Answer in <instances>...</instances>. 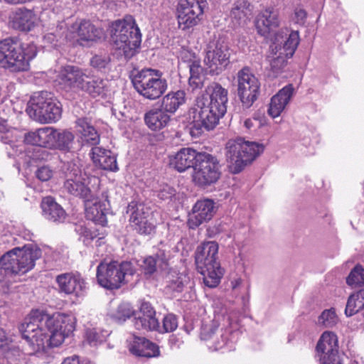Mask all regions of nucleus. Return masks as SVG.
Masks as SVG:
<instances>
[{
    "instance_id": "f03ea898",
    "label": "nucleus",
    "mask_w": 364,
    "mask_h": 364,
    "mask_svg": "<svg viewBox=\"0 0 364 364\" xmlns=\"http://www.w3.org/2000/svg\"><path fill=\"white\" fill-rule=\"evenodd\" d=\"M111 41L125 59L131 58L141 42V34L132 16L115 21L111 26Z\"/></svg>"
},
{
    "instance_id": "49530a36",
    "label": "nucleus",
    "mask_w": 364,
    "mask_h": 364,
    "mask_svg": "<svg viewBox=\"0 0 364 364\" xmlns=\"http://www.w3.org/2000/svg\"><path fill=\"white\" fill-rule=\"evenodd\" d=\"M364 307V304L362 301L358 292L353 294L348 297L347 301L345 313L347 316H351L359 311L360 309Z\"/></svg>"
},
{
    "instance_id": "412c9836",
    "label": "nucleus",
    "mask_w": 364,
    "mask_h": 364,
    "mask_svg": "<svg viewBox=\"0 0 364 364\" xmlns=\"http://www.w3.org/2000/svg\"><path fill=\"white\" fill-rule=\"evenodd\" d=\"M67 174V180L64 183L65 188L72 195L85 198L87 200H91L90 189L82 181L81 176L78 173L80 171L74 166Z\"/></svg>"
},
{
    "instance_id": "a18cd8bd",
    "label": "nucleus",
    "mask_w": 364,
    "mask_h": 364,
    "mask_svg": "<svg viewBox=\"0 0 364 364\" xmlns=\"http://www.w3.org/2000/svg\"><path fill=\"white\" fill-rule=\"evenodd\" d=\"M109 336V332L100 328H92L86 331V340L92 346L102 343Z\"/></svg>"
},
{
    "instance_id": "6ab92c4d",
    "label": "nucleus",
    "mask_w": 364,
    "mask_h": 364,
    "mask_svg": "<svg viewBox=\"0 0 364 364\" xmlns=\"http://www.w3.org/2000/svg\"><path fill=\"white\" fill-rule=\"evenodd\" d=\"M88 74L87 71L73 65H67L60 71L57 80L66 89L82 90Z\"/></svg>"
},
{
    "instance_id": "a878e982",
    "label": "nucleus",
    "mask_w": 364,
    "mask_h": 364,
    "mask_svg": "<svg viewBox=\"0 0 364 364\" xmlns=\"http://www.w3.org/2000/svg\"><path fill=\"white\" fill-rule=\"evenodd\" d=\"M90 156L96 166L112 171L118 170L116 157L110 150L100 146H93L90 152Z\"/></svg>"
},
{
    "instance_id": "1a4fd4ad",
    "label": "nucleus",
    "mask_w": 364,
    "mask_h": 364,
    "mask_svg": "<svg viewBox=\"0 0 364 364\" xmlns=\"http://www.w3.org/2000/svg\"><path fill=\"white\" fill-rule=\"evenodd\" d=\"M299 43L298 31H291L289 34L279 32L276 34L274 42L270 46L269 61L272 70L278 73L287 65V59L292 57Z\"/></svg>"
},
{
    "instance_id": "393cba45",
    "label": "nucleus",
    "mask_w": 364,
    "mask_h": 364,
    "mask_svg": "<svg viewBox=\"0 0 364 364\" xmlns=\"http://www.w3.org/2000/svg\"><path fill=\"white\" fill-rule=\"evenodd\" d=\"M294 92V87L289 84L274 95L269 104L268 114L273 118L279 117L289 104Z\"/></svg>"
},
{
    "instance_id": "0eeeda50",
    "label": "nucleus",
    "mask_w": 364,
    "mask_h": 364,
    "mask_svg": "<svg viewBox=\"0 0 364 364\" xmlns=\"http://www.w3.org/2000/svg\"><path fill=\"white\" fill-rule=\"evenodd\" d=\"M26 112L33 120L41 124L58 121L61 117L60 103L54 95L47 91L35 93L30 98Z\"/></svg>"
},
{
    "instance_id": "5701e85b",
    "label": "nucleus",
    "mask_w": 364,
    "mask_h": 364,
    "mask_svg": "<svg viewBox=\"0 0 364 364\" xmlns=\"http://www.w3.org/2000/svg\"><path fill=\"white\" fill-rule=\"evenodd\" d=\"M60 292L66 294H75L80 296L85 289L84 280L79 274L73 273H64L56 277Z\"/></svg>"
},
{
    "instance_id": "4d7b16f0",
    "label": "nucleus",
    "mask_w": 364,
    "mask_h": 364,
    "mask_svg": "<svg viewBox=\"0 0 364 364\" xmlns=\"http://www.w3.org/2000/svg\"><path fill=\"white\" fill-rule=\"evenodd\" d=\"M180 58L183 62L187 63L188 65L192 64L195 61H200L195 53L186 49H183L180 52Z\"/></svg>"
},
{
    "instance_id": "09e8293b",
    "label": "nucleus",
    "mask_w": 364,
    "mask_h": 364,
    "mask_svg": "<svg viewBox=\"0 0 364 364\" xmlns=\"http://www.w3.org/2000/svg\"><path fill=\"white\" fill-rule=\"evenodd\" d=\"M318 321L326 328H331L336 324L338 318L333 309H327L322 312Z\"/></svg>"
},
{
    "instance_id": "4468645a",
    "label": "nucleus",
    "mask_w": 364,
    "mask_h": 364,
    "mask_svg": "<svg viewBox=\"0 0 364 364\" xmlns=\"http://www.w3.org/2000/svg\"><path fill=\"white\" fill-rule=\"evenodd\" d=\"M205 52L203 61L210 75H219L230 63V48L223 41H210L206 45Z\"/></svg>"
},
{
    "instance_id": "39448f33",
    "label": "nucleus",
    "mask_w": 364,
    "mask_h": 364,
    "mask_svg": "<svg viewBox=\"0 0 364 364\" xmlns=\"http://www.w3.org/2000/svg\"><path fill=\"white\" fill-rule=\"evenodd\" d=\"M218 245L215 241L205 242L198 247L195 259L198 271L203 276V282L210 288L216 287L223 276L218 261Z\"/></svg>"
},
{
    "instance_id": "a19ab883",
    "label": "nucleus",
    "mask_w": 364,
    "mask_h": 364,
    "mask_svg": "<svg viewBox=\"0 0 364 364\" xmlns=\"http://www.w3.org/2000/svg\"><path fill=\"white\" fill-rule=\"evenodd\" d=\"M106 86L107 82L105 80L100 77H90L88 75L81 90L92 97H96L104 93Z\"/></svg>"
},
{
    "instance_id": "c03bdc74",
    "label": "nucleus",
    "mask_w": 364,
    "mask_h": 364,
    "mask_svg": "<svg viewBox=\"0 0 364 364\" xmlns=\"http://www.w3.org/2000/svg\"><path fill=\"white\" fill-rule=\"evenodd\" d=\"M346 283L352 287L364 286V268L360 264H356L346 278Z\"/></svg>"
},
{
    "instance_id": "dca6fc26",
    "label": "nucleus",
    "mask_w": 364,
    "mask_h": 364,
    "mask_svg": "<svg viewBox=\"0 0 364 364\" xmlns=\"http://www.w3.org/2000/svg\"><path fill=\"white\" fill-rule=\"evenodd\" d=\"M130 226L140 235H149L156 229V221L149 208L142 203L132 201L127 208Z\"/></svg>"
},
{
    "instance_id": "ddd939ff",
    "label": "nucleus",
    "mask_w": 364,
    "mask_h": 364,
    "mask_svg": "<svg viewBox=\"0 0 364 364\" xmlns=\"http://www.w3.org/2000/svg\"><path fill=\"white\" fill-rule=\"evenodd\" d=\"M220 176L217 158L208 153L201 152L198 163L193 166V181L198 186L205 187L218 181Z\"/></svg>"
},
{
    "instance_id": "69168bd1",
    "label": "nucleus",
    "mask_w": 364,
    "mask_h": 364,
    "mask_svg": "<svg viewBox=\"0 0 364 364\" xmlns=\"http://www.w3.org/2000/svg\"><path fill=\"white\" fill-rule=\"evenodd\" d=\"M4 1L9 4H18L23 3V0H4Z\"/></svg>"
},
{
    "instance_id": "603ef678",
    "label": "nucleus",
    "mask_w": 364,
    "mask_h": 364,
    "mask_svg": "<svg viewBox=\"0 0 364 364\" xmlns=\"http://www.w3.org/2000/svg\"><path fill=\"white\" fill-rule=\"evenodd\" d=\"M218 328V325L216 323H213L210 325L203 326L200 331L201 339L205 341L213 339Z\"/></svg>"
},
{
    "instance_id": "20e7f679",
    "label": "nucleus",
    "mask_w": 364,
    "mask_h": 364,
    "mask_svg": "<svg viewBox=\"0 0 364 364\" xmlns=\"http://www.w3.org/2000/svg\"><path fill=\"white\" fill-rule=\"evenodd\" d=\"M225 113L216 106L210 105L204 94L198 96L186 114V119L191 125V135L197 136L204 130L214 129Z\"/></svg>"
},
{
    "instance_id": "6e6552de",
    "label": "nucleus",
    "mask_w": 364,
    "mask_h": 364,
    "mask_svg": "<svg viewBox=\"0 0 364 364\" xmlns=\"http://www.w3.org/2000/svg\"><path fill=\"white\" fill-rule=\"evenodd\" d=\"M48 314L38 310L32 311L19 326L22 337L36 350H44L49 345Z\"/></svg>"
},
{
    "instance_id": "680f3d73",
    "label": "nucleus",
    "mask_w": 364,
    "mask_h": 364,
    "mask_svg": "<svg viewBox=\"0 0 364 364\" xmlns=\"http://www.w3.org/2000/svg\"><path fill=\"white\" fill-rule=\"evenodd\" d=\"M43 38L45 42L50 44H54L57 41L55 35L51 33L45 35Z\"/></svg>"
},
{
    "instance_id": "9b49d317",
    "label": "nucleus",
    "mask_w": 364,
    "mask_h": 364,
    "mask_svg": "<svg viewBox=\"0 0 364 364\" xmlns=\"http://www.w3.org/2000/svg\"><path fill=\"white\" fill-rule=\"evenodd\" d=\"M162 75L159 70L142 69L133 76L132 82L139 95L154 100L159 98L168 88L167 81Z\"/></svg>"
},
{
    "instance_id": "e2e57ef3",
    "label": "nucleus",
    "mask_w": 364,
    "mask_h": 364,
    "mask_svg": "<svg viewBox=\"0 0 364 364\" xmlns=\"http://www.w3.org/2000/svg\"><path fill=\"white\" fill-rule=\"evenodd\" d=\"M7 336L5 331L0 327V348L3 347L7 342Z\"/></svg>"
},
{
    "instance_id": "79ce46f5",
    "label": "nucleus",
    "mask_w": 364,
    "mask_h": 364,
    "mask_svg": "<svg viewBox=\"0 0 364 364\" xmlns=\"http://www.w3.org/2000/svg\"><path fill=\"white\" fill-rule=\"evenodd\" d=\"M134 314L129 302L122 301L109 312L110 318L118 323H122Z\"/></svg>"
},
{
    "instance_id": "c9c22d12",
    "label": "nucleus",
    "mask_w": 364,
    "mask_h": 364,
    "mask_svg": "<svg viewBox=\"0 0 364 364\" xmlns=\"http://www.w3.org/2000/svg\"><path fill=\"white\" fill-rule=\"evenodd\" d=\"M75 123L82 141L90 146H96L100 142V135L90 121L87 118H79Z\"/></svg>"
},
{
    "instance_id": "f8f14e48",
    "label": "nucleus",
    "mask_w": 364,
    "mask_h": 364,
    "mask_svg": "<svg viewBox=\"0 0 364 364\" xmlns=\"http://www.w3.org/2000/svg\"><path fill=\"white\" fill-rule=\"evenodd\" d=\"M237 95L243 112L249 109L259 95L260 83L250 69L245 67L237 74Z\"/></svg>"
},
{
    "instance_id": "4be33fe9",
    "label": "nucleus",
    "mask_w": 364,
    "mask_h": 364,
    "mask_svg": "<svg viewBox=\"0 0 364 364\" xmlns=\"http://www.w3.org/2000/svg\"><path fill=\"white\" fill-rule=\"evenodd\" d=\"M200 153L192 148H181L169 156L170 165L178 172H183L191 167L193 168L195 164L198 163Z\"/></svg>"
},
{
    "instance_id": "58836bf2",
    "label": "nucleus",
    "mask_w": 364,
    "mask_h": 364,
    "mask_svg": "<svg viewBox=\"0 0 364 364\" xmlns=\"http://www.w3.org/2000/svg\"><path fill=\"white\" fill-rule=\"evenodd\" d=\"M184 90L170 92L163 97L161 107L166 112L174 113L181 105L186 103Z\"/></svg>"
},
{
    "instance_id": "7c9ffc66",
    "label": "nucleus",
    "mask_w": 364,
    "mask_h": 364,
    "mask_svg": "<svg viewBox=\"0 0 364 364\" xmlns=\"http://www.w3.org/2000/svg\"><path fill=\"white\" fill-rule=\"evenodd\" d=\"M13 27L22 31H29L33 28L35 14L26 8H17L12 11L9 16Z\"/></svg>"
},
{
    "instance_id": "864d4df0",
    "label": "nucleus",
    "mask_w": 364,
    "mask_h": 364,
    "mask_svg": "<svg viewBox=\"0 0 364 364\" xmlns=\"http://www.w3.org/2000/svg\"><path fill=\"white\" fill-rule=\"evenodd\" d=\"M53 174V170L48 166L38 168L36 172V177L41 181H48Z\"/></svg>"
},
{
    "instance_id": "3c124183",
    "label": "nucleus",
    "mask_w": 364,
    "mask_h": 364,
    "mask_svg": "<svg viewBox=\"0 0 364 364\" xmlns=\"http://www.w3.org/2000/svg\"><path fill=\"white\" fill-rule=\"evenodd\" d=\"M141 267L144 270V274L146 277H151L156 271V260L154 257H146Z\"/></svg>"
},
{
    "instance_id": "7ed1b4c3",
    "label": "nucleus",
    "mask_w": 364,
    "mask_h": 364,
    "mask_svg": "<svg viewBox=\"0 0 364 364\" xmlns=\"http://www.w3.org/2000/svg\"><path fill=\"white\" fill-rule=\"evenodd\" d=\"M33 44L22 45L16 38L0 41V65L11 72H21L29 68V62L36 55Z\"/></svg>"
},
{
    "instance_id": "4c0bfd02",
    "label": "nucleus",
    "mask_w": 364,
    "mask_h": 364,
    "mask_svg": "<svg viewBox=\"0 0 364 364\" xmlns=\"http://www.w3.org/2000/svg\"><path fill=\"white\" fill-rule=\"evenodd\" d=\"M144 120L151 129L159 130L168 124L170 121V116L163 109H155L149 111L145 114Z\"/></svg>"
},
{
    "instance_id": "c85d7f7f",
    "label": "nucleus",
    "mask_w": 364,
    "mask_h": 364,
    "mask_svg": "<svg viewBox=\"0 0 364 364\" xmlns=\"http://www.w3.org/2000/svg\"><path fill=\"white\" fill-rule=\"evenodd\" d=\"M75 134L70 129L53 127L51 148L69 152L75 144Z\"/></svg>"
},
{
    "instance_id": "bb28decb",
    "label": "nucleus",
    "mask_w": 364,
    "mask_h": 364,
    "mask_svg": "<svg viewBox=\"0 0 364 364\" xmlns=\"http://www.w3.org/2000/svg\"><path fill=\"white\" fill-rule=\"evenodd\" d=\"M279 26V12L272 8L262 11L257 18L256 27L262 36H266Z\"/></svg>"
},
{
    "instance_id": "de8ad7c7",
    "label": "nucleus",
    "mask_w": 364,
    "mask_h": 364,
    "mask_svg": "<svg viewBox=\"0 0 364 364\" xmlns=\"http://www.w3.org/2000/svg\"><path fill=\"white\" fill-rule=\"evenodd\" d=\"M110 62L111 58L108 53H99L90 59V63L92 68L101 71L108 68Z\"/></svg>"
},
{
    "instance_id": "473e14b6",
    "label": "nucleus",
    "mask_w": 364,
    "mask_h": 364,
    "mask_svg": "<svg viewBox=\"0 0 364 364\" xmlns=\"http://www.w3.org/2000/svg\"><path fill=\"white\" fill-rule=\"evenodd\" d=\"M129 349L137 356L152 358L159 355L158 346L145 338L134 337L129 343Z\"/></svg>"
},
{
    "instance_id": "2eb2a0df",
    "label": "nucleus",
    "mask_w": 364,
    "mask_h": 364,
    "mask_svg": "<svg viewBox=\"0 0 364 364\" xmlns=\"http://www.w3.org/2000/svg\"><path fill=\"white\" fill-rule=\"evenodd\" d=\"M50 347L59 346L75 329V318L70 314L55 312L48 314Z\"/></svg>"
},
{
    "instance_id": "37998d69",
    "label": "nucleus",
    "mask_w": 364,
    "mask_h": 364,
    "mask_svg": "<svg viewBox=\"0 0 364 364\" xmlns=\"http://www.w3.org/2000/svg\"><path fill=\"white\" fill-rule=\"evenodd\" d=\"M190 77L188 82L190 86L194 89H200L203 86L204 75L203 74V68L200 65V61H195L188 65Z\"/></svg>"
},
{
    "instance_id": "0e129e2a",
    "label": "nucleus",
    "mask_w": 364,
    "mask_h": 364,
    "mask_svg": "<svg viewBox=\"0 0 364 364\" xmlns=\"http://www.w3.org/2000/svg\"><path fill=\"white\" fill-rule=\"evenodd\" d=\"M220 336H221V341L218 340V341H216L214 342L215 350H218V349L221 348L224 345H225V343L227 342L226 338H225L223 337V335L222 333L220 334Z\"/></svg>"
},
{
    "instance_id": "f704fd0d",
    "label": "nucleus",
    "mask_w": 364,
    "mask_h": 364,
    "mask_svg": "<svg viewBox=\"0 0 364 364\" xmlns=\"http://www.w3.org/2000/svg\"><path fill=\"white\" fill-rule=\"evenodd\" d=\"M207 100L210 105H215L225 112H227L228 90L218 82H213L206 89Z\"/></svg>"
},
{
    "instance_id": "bf43d9fd",
    "label": "nucleus",
    "mask_w": 364,
    "mask_h": 364,
    "mask_svg": "<svg viewBox=\"0 0 364 364\" xmlns=\"http://www.w3.org/2000/svg\"><path fill=\"white\" fill-rule=\"evenodd\" d=\"M173 195H174V191L169 187L164 188L159 193V198H161V199H164V200L171 198Z\"/></svg>"
},
{
    "instance_id": "423d86ee",
    "label": "nucleus",
    "mask_w": 364,
    "mask_h": 364,
    "mask_svg": "<svg viewBox=\"0 0 364 364\" xmlns=\"http://www.w3.org/2000/svg\"><path fill=\"white\" fill-rule=\"evenodd\" d=\"M264 150L261 144L245 141L242 138L229 140L225 146V156L230 171L240 173Z\"/></svg>"
},
{
    "instance_id": "c756f323",
    "label": "nucleus",
    "mask_w": 364,
    "mask_h": 364,
    "mask_svg": "<svg viewBox=\"0 0 364 364\" xmlns=\"http://www.w3.org/2000/svg\"><path fill=\"white\" fill-rule=\"evenodd\" d=\"M41 207L43 217L49 221L63 223L66 218L65 210L50 196L43 198Z\"/></svg>"
},
{
    "instance_id": "a211bd4d",
    "label": "nucleus",
    "mask_w": 364,
    "mask_h": 364,
    "mask_svg": "<svg viewBox=\"0 0 364 364\" xmlns=\"http://www.w3.org/2000/svg\"><path fill=\"white\" fill-rule=\"evenodd\" d=\"M215 213V203L210 199L197 201L192 213L189 215L188 224L190 228L194 229L203 223L209 221Z\"/></svg>"
},
{
    "instance_id": "8fccbe9b",
    "label": "nucleus",
    "mask_w": 364,
    "mask_h": 364,
    "mask_svg": "<svg viewBox=\"0 0 364 364\" xmlns=\"http://www.w3.org/2000/svg\"><path fill=\"white\" fill-rule=\"evenodd\" d=\"M178 327V321L173 314H168L163 318V331L159 328L160 332H173Z\"/></svg>"
},
{
    "instance_id": "b1692460",
    "label": "nucleus",
    "mask_w": 364,
    "mask_h": 364,
    "mask_svg": "<svg viewBox=\"0 0 364 364\" xmlns=\"http://www.w3.org/2000/svg\"><path fill=\"white\" fill-rule=\"evenodd\" d=\"M77 34V41L84 46L85 43L95 41L103 36V31L89 21L83 20L73 26Z\"/></svg>"
},
{
    "instance_id": "338daca9",
    "label": "nucleus",
    "mask_w": 364,
    "mask_h": 364,
    "mask_svg": "<svg viewBox=\"0 0 364 364\" xmlns=\"http://www.w3.org/2000/svg\"><path fill=\"white\" fill-rule=\"evenodd\" d=\"M6 139H7V136H2V137H1V140H2L3 141H4L5 143H6Z\"/></svg>"
},
{
    "instance_id": "774afa93",
    "label": "nucleus",
    "mask_w": 364,
    "mask_h": 364,
    "mask_svg": "<svg viewBox=\"0 0 364 364\" xmlns=\"http://www.w3.org/2000/svg\"><path fill=\"white\" fill-rule=\"evenodd\" d=\"M6 139H7V136H2V137H1V140H2L3 141H4L5 143H6Z\"/></svg>"
},
{
    "instance_id": "5fc2aeb1",
    "label": "nucleus",
    "mask_w": 364,
    "mask_h": 364,
    "mask_svg": "<svg viewBox=\"0 0 364 364\" xmlns=\"http://www.w3.org/2000/svg\"><path fill=\"white\" fill-rule=\"evenodd\" d=\"M306 16L307 14L303 8L296 7L294 9L291 19L296 24L304 25L305 23Z\"/></svg>"
},
{
    "instance_id": "f257e3e1",
    "label": "nucleus",
    "mask_w": 364,
    "mask_h": 364,
    "mask_svg": "<svg viewBox=\"0 0 364 364\" xmlns=\"http://www.w3.org/2000/svg\"><path fill=\"white\" fill-rule=\"evenodd\" d=\"M41 255V250L33 244L14 247L0 257V274L8 277L23 275L33 269Z\"/></svg>"
},
{
    "instance_id": "ea45409f",
    "label": "nucleus",
    "mask_w": 364,
    "mask_h": 364,
    "mask_svg": "<svg viewBox=\"0 0 364 364\" xmlns=\"http://www.w3.org/2000/svg\"><path fill=\"white\" fill-rule=\"evenodd\" d=\"M338 338L335 333L326 331L321 335L317 345L316 351L320 355L338 352Z\"/></svg>"
},
{
    "instance_id": "6e6d98bb",
    "label": "nucleus",
    "mask_w": 364,
    "mask_h": 364,
    "mask_svg": "<svg viewBox=\"0 0 364 364\" xmlns=\"http://www.w3.org/2000/svg\"><path fill=\"white\" fill-rule=\"evenodd\" d=\"M320 364H341L338 352L320 355Z\"/></svg>"
},
{
    "instance_id": "e433bc0d",
    "label": "nucleus",
    "mask_w": 364,
    "mask_h": 364,
    "mask_svg": "<svg viewBox=\"0 0 364 364\" xmlns=\"http://www.w3.org/2000/svg\"><path fill=\"white\" fill-rule=\"evenodd\" d=\"M107 198V196H105ZM109 208V203L107 198L103 201L95 202L91 206L86 208V217L95 222L102 225L107 224V213Z\"/></svg>"
},
{
    "instance_id": "13d9d810",
    "label": "nucleus",
    "mask_w": 364,
    "mask_h": 364,
    "mask_svg": "<svg viewBox=\"0 0 364 364\" xmlns=\"http://www.w3.org/2000/svg\"><path fill=\"white\" fill-rule=\"evenodd\" d=\"M61 364H93L89 360H80L77 355H72L64 359Z\"/></svg>"
},
{
    "instance_id": "2f4dec72",
    "label": "nucleus",
    "mask_w": 364,
    "mask_h": 364,
    "mask_svg": "<svg viewBox=\"0 0 364 364\" xmlns=\"http://www.w3.org/2000/svg\"><path fill=\"white\" fill-rule=\"evenodd\" d=\"M252 14V6L247 0H237L232 4L230 13L231 23L235 27L245 25Z\"/></svg>"
},
{
    "instance_id": "cd10ccee",
    "label": "nucleus",
    "mask_w": 364,
    "mask_h": 364,
    "mask_svg": "<svg viewBox=\"0 0 364 364\" xmlns=\"http://www.w3.org/2000/svg\"><path fill=\"white\" fill-rule=\"evenodd\" d=\"M166 288L171 291L181 292L184 288H192L194 282L192 276L186 272H177L171 270L167 273L165 277Z\"/></svg>"
},
{
    "instance_id": "052dcab7",
    "label": "nucleus",
    "mask_w": 364,
    "mask_h": 364,
    "mask_svg": "<svg viewBox=\"0 0 364 364\" xmlns=\"http://www.w3.org/2000/svg\"><path fill=\"white\" fill-rule=\"evenodd\" d=\"M257 122V120L255 117L248 118L244 121V126L247 129L250 130L255 127Z\"/></svg>"
},
{
    "instance_id": "9d476101",
    "label": "nucleus",
    "mask_w": 364,
    "mask_h": 364,
    "mask_svg": "<svg viewBox=\"0 0 364 364\" xmlns=\"http://www.w3.org/2000/svg\"><path fill=\"white\" fill-rule=\"evenodd\" d=\"M134 272L135 268L131 262H102L97 267L96 276L100 286L114 289L121 287L125 283L126 277L133 275Z\"/></svg>"
},
{
    "instance_id": "f3484780",
    "label": "nucleus",
    "mask_w": 364,
    "mask_h": 364,
    "mask_svg": "<svg viewBox=\"0 0 364 364\" xmlns=\"http://www.w3.org/2000/svg\"><path fill=\"white\" fill-rule=\"evenodd\" d=\"M207 6V0H179L176 9L179 26L185 30L198 24Z\"/></svg>"
},
{
    "instance_id": "aec40b11",
    "label": "nucleus",
    "mask_w": 364,
    "mask_h": 364,
    "mask_svg": "<svg viewBox=\"0 0 364 364\" xmlns=\"http://www.w3.org/2000/svg\"><path fill=\"white\" fill-rule=\"evenodd\" d=\"M134 325L138 330L160 331L159 323L156 318V311L149 302H141L139 312L134 318Z\"/></svg>"
},
{
    "instance_id": "72a5a7b5",
    "label": "nucleus",
    "mask_w": 364,
    "mask_h": 364,
    "mask_svg": "<svg viewBox=\"0 0 364 364\" xmlns=\"http://www.w3.org/2000/svg\"><path fill=\"white\" fill-rule=\"evenodd\" d=\"M52 132L53 127L39 128L26 133L23 141L27 144L51 148Z\"/></svg>"
}]
</instances>
